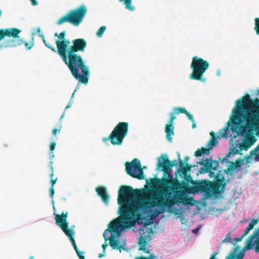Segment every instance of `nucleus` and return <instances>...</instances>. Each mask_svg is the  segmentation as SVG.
<instances>
[{"mask_svg": "<svg viewBox=\"0 0 259 259\" xmlns=\"http://www.w3.org/2000/svg\"><path fill=\"white\" fill-rule=\"evenodd\" d=\"M219 176L218 175L216 177L217 181L215 182L206 180L194 181L190 174L183 177L184 181L182 182H180L177 178H163L161 180V185L162 187V193L164 197L146 194L140 195L139 198L144 203V206L150 210L151 219H154L182 200L181 190L185 189L190 183L194 185L192 188L193 192H205L209 196L211 195L217 196L223 192L226 184L223 178L219 179Z\"/></svg>", "mask_w": 259, "mask_h": 259, "instance_id": "f257e3e1", "label": "nucleus"}, {"mask_svg": "<svg viewBox=\"0 0 259 259\" xmlns=\"http://www.w3.org/2000/svg\"><path fill=\"white\" fill-rule=\"evenodd\" d=\"M142 191L138 189H133L129 186H122L118 191V204L119 205V217L113 220L108 225V229L104 233L105 241L109 240V244L113 249H120L119 242L115 239L119 237L125 229H130L137 223L142 222L145 218L140 212L150 210L144 206V203L139 198Z\"/></svg>", "mask_w": 259, "mask_h": 259, "instance_id": "f03ea898", "label": "nucleus"}, {"mask_svg": "<svg viewBox=\"0 0 259 259\" xmlns=\"http://www.w3.org/2000/svg\"><path fill=\"white\" fill-rule=\"evenodd\" d=\"M238 100L232 111L231 120L236 126L245 121L240 127L241 132L245 135L244 141L252 146L256 141L253 132L259 127V99H250L249 94Z\"/></svg>", "mask_w": 259, "mask_h": 259, "instance_id": "7ed1b4c3", "label": "nucleus"}, {"mask_svg": "<svg viewBox=\"0 0 259 259\" xmlns=\"http://www.w3.org/2000/svg\"><path fill=\"white\" fill-rule=\"evenodd\" d=\"M63 60L75 79L85 84L88 83L90 75L89 68L85 65L80 55L69 52L67 54L66 60Z\"/></svg>", "mask_w": 259, "mask_h": 259, "instance_id": "20e7f679", "label": "nucleus"}, {"mask_svg": "<svg viewBox=\"0 0 259 259\" xmlns=\"http://www.w3.org/2000/svg\"><path fill=\"white\" fill-rule=\"evenodd\" d=\"M87 13L85 5H81L79 7L70 11L67 14L61 17L56 22L60 25L65 22H69L74 26H78L83 20Z\"/></svg>", "mask_w": 259, "mask_h": 259, "instance_id": "39448f33", "label": "nucleus"}, {"mask_svg": "<svg viewBox=\"0 0 259 259\" xmlns=\"http://www.w3.org/2000/svg\"><path fill=\"white\" fill-rule=\"evenodd\" d=\"M209 64L208 61L196 56H194L191 64L192 72L190 75V78L196 80H201L203 74L209 68Z\"/></svg>", "mask_w": 259, "mask_h": 259, "instance_id": "423d86ee", "label": "nucleus"}, {"mask_svg": "<svg viewBox=\"0 0 259 259\" xmlns=\"http://www.w3.org/2000/svg\"><path fill=\"white\" fill-rule=\"evenodd\" d=\"M128 131V124L125 122H119L107 139L104 141L109 140L113 145H120Z\"/></svg>", "mask_w": 259, "mask_h": 259, "instance_id": "0eeeda50", "label": "nucleus"}, {"mask_svg": "<svg viewBox=\"0 0 259 259\" xmlns=\"http://www.w3.org/2000/svg\"><path fill=\"white\" fill-rule=\"evenodd\" d=\"M42 39L43 42L45 46L51 49L53 52H57L63 60H66L67 54L69 53V46L70 42L68 39L66 40L65 39L63 40H56L55 44H56L57 49L50 44L49 42H48L45 38L44 35L40 36Z\"/></svg>", "mask_w": 259, "mask_h": 259, "instance_id": "6e6552de", "label": "nucleus"}, {"mask_svg": "<svg viewBox=\"0 0 259 259\" xmlns=\"http://www.w3.org/2000/svg\"><path fill=\"white\" fill-rule=\"evenodd\" d=\"M125 171L128 175L133 178L139 180L144 179L143 168L140 161L137 159H134L131 162H126Z\"/></svg>", "mask_w": 259, "mask_h": 259, "instance_id": "1a4fd4ad", "label": "nucleus"}, {"mask_svg": "<svg viewBox=\"0 0 259 259\" xmlns=\"http://www.w3.org/2000/svg\"><path fill=\"white\" fill-rule=\"evenodd\" d=\"M68 213L62 212L61 214H56L55 220L57 226H58L64 232L69 239L74 237V232L73 230L68 229L69 223L67 221Z\"/></svg>", "mask_w": 259, "mask_h": 259, "instance_id": "9d476101", "label": "nucleus"}, {"mask_svg": "<svg viewBox=\"0 0 259 259\" xmlns=\"http://www.w3.org/2000/svg\"><path fill=\"white\" fill-rule=\"evenodd\" d=\"M178 165L177 160L170 161L167 156L162 155L158 158L157 168L163 171L164 176L170 177V171L172 167Z\"/></svg>", "mask_w": 259, "mask_h": 259, "instance_id": "9b49d317", "label": "nucleus"}, {"mask_svg": "<svg viewBox=\"0 0 259 259\" xmlns=\"http://www.w3.org/2000/svg\"><path fill=\"white\" fill-rule=\"evenodd\" d=\"M197 164L203 165L200 168L199 172L200 174H204L208 172L210 170H217L219 166V161L213 160L211 158H202L201 161L197 162Z\"/></svg>", "mask_w": 259, "mask_h": 259, "instance_id": "f8f14e48", "label": "nucleus"}, {"mask_svg": "<svg viewBox=\"0 0 259 259\" xmlns=\"http://www.w3.org/2000/svg\"><path fill=\"white\" fill-rule=\"evenodd\" d=\"M210 135L211 136V139L208 142L206 146L207 148L202 147L200 149H197L195 152L194 155L195 156L200 157L203 154H209L210 150H211L213 147L217 144L218 137L215 136V133L213 131H211L210 133Z\"/></svg>", "mask_w": 259, "mask_h": 259, "instance_id": "ddd939ff", "label": "nucleus"}, {"mask_svg": "<svg viewBox=\"0 0 259 259\" xmlns=\"http://www.w3.org/2000/svg\"><path fill=\"white\" fill-rule=\"evenodd\" d=\"M259 229L258 232H254L253 234L250 235L247 239L246 245L243 248L244 250H250L253 248V246H255V252H259Z\"/></svg>", "mask_w": 259, "mask_h": 259, "instance_id": "4468645a", "label": "nucleus"}, {"mask_svg": "<svg viewBox=\"0 0 259 259\" xmlns=\"http://www.w3.org/2000/svg\"><path fill=\"white\" fill-rule=\"evenodd\" d=\"M71 42L72 45L69 46V52L72 53L83 52L87 46V42L83 38L75 39Z\"/></svg>", "mask_w": 259, "mask_h": 259, "instance_id": "2eb2a0df", "label": "nucleus"}, {"mask_svg": "<svg viewBox=\"0 0 259 259\" xmlns=\"http://www.w3.org/2000/svg\"><path fill=\"white\" fill-rule=\"evenodd\" d=\"M174 128L175 127L173 124L168 123L165 125V132L166 134V137L168 141H171V136L174 135Z\"/></svg>", "mask_w": 259, "mask_h": 259, "instance_id": "dca6fc26", "label": "nucleus"}, {"mask_svg": "<svg viewBox=\"0 0 259 259\" xmlns=\"http://www.w3.org/2000/svg\"><path fill=\"white\" fill-rule=\"evenodd\" d=\"M96 190L104 202H107L108 201L109 196L107 194L106 189L105 187H99L97 188Z\"/></svg>", "mask_w": 259, "mask_h": 259, "instance_id": "f3484780", "label": "nucleus"}, {"mask_svg": "<svg viewBox=\"0 0 259 259\" xmlns=\"http://www.w3.org/2000/svg\"><path fill=\"white\" fill-rule=\"evenodd\" d=\"M180 167L179 169L176 171V178H177L178 172L180 177L182 178L186 175L188 174L187 171L184 168V162L179 157Z\"/></svg>", "mask_w": 259, "mask_h": 259, "instance_id": "a211bd4d", "label": "nucleus"}, {"mask_svg": "<svg viewBox=\"0 0 259 259\" xmlns=\"http://www.w3.org/2000/svg\"><path fill=\"white\" fill-rule=\"evenodd\" d=\"M251 146V145L244 140L242 143L239 144V150L234 149L232 152L234 154H240V151L243 150L247 151Z\"/></svg>", "mask_w": 259, "mask_h": 259, "instance_id": "6ab92c4d", "label": "nucleus"}, {"mask_svg": "<svg viewBox=\"0 0 259 259\" xmlns=\"http://www.w3.org/2000/svg\"><path fill=\"white\" fill-rule=\"evenodd\" d=\"M257 220H252L250 223H249L248 227L246 228L245 232L242 235V237H244L246 236L249 232L250 230H251L254 226L257 223Z\"/></svg>", "mask_w": 259, "mask_h": 259, "instance_id": "aec40b11", "label": "nucleus"}, {"mask_svg": "<svg viewBox=\"0 0 259 259\" xmlns=\"http://www.w3.org/2000/svg\"><path fill=\"white\" fill-rule=\"evenodd\" d=\"M138 244L140 247L139 248L140 250H142L146 253L149 252V250H147L146 248V246L147 245V241L144 238L141 237L139 239Z\"/></svg>", "mask_w": 259, "mask_h": 259, "instance_id": "412c9836", "label": "nucleus"}, {"mask_svg": "<svg viewBox=\"0 0 259 259\" xmlns=\"http://www.w3.org/2000/svg\"><path fill=\"white\" fill-rule=\"evenodd\" d=\"M119 1L120 2H123L127 10L130 11H134L135 10V8L132 5V0H119Z\"/></svg>", "mask_w": 259, "mask_h": 259, "instance_id": "4be33fe9", "label": "nucleus"}, {"mask_svg": "<svg viewBox=\"0 0 259 259\" xmlns=\"http://www.w3.org/2000/svg\"><path fill=\"white\" fill-rule=\"evenodd\" d=\"M173 111H174V113H175L176 114H179L180 113H184L185 114V112H186L187 110L185 108L179 107H175L173 109Z\"/></svg>", "mask_w": 259, "mask_h": 259, "instance_id": "5701e85b", "label": "nucleus"}, {"mask_svg": "<svg viewBox=\"0 0 259 259\" xmlns=\"http://www.w3.org/2000/svg\"><path fill=\"white\" fill-rule=\"evenodd\" d=\"M106 28V27L105 26H101L98 30L97 32V35L98 37H101L103 34L104 33V31H105Z\"/></svg>", "mask_w": 259, "mask_h": 259, "instance_id": "b1692460", "label": "nucleus"}, {"mask_svg": "<svg viewBox=\"0 0 259 259\" xmlns=\"http://www.w3.org/2000/svg\"><path fill=\"white\" fill-rule=\"evenodd\" d=\"M220 172H221V171H219V172H218L216 175H215V173H214V172H212V171H209V177H210V178H213V177H215V182L217 181V178H216V177H217L218 175H219V177H218L219 179H223H223H224V177H223V176H222V177H221V178H220ZM224 181H225V179H224ZM214 182H215V181H214ZM224 182L225 183V182Z\"/></svg>", "mask_w": 259, "mask_h": 259, "instance_id": "393cba45", "label": "nucleus"}, {"mask_svg": "<svg viewBox=\"0 0 259 259\" xmlns=\"http://www.w3.org/2000/svg\"><path fill=\"white\" fill-rule=\"evenodd\" d=\"M242 162H243V160L241 158H239L237 160H236L235 161V162H234L235 167L236 168H240L241 166Z\"/></svg>", "mask_w": 259, "mask_h": 259, "instance_id": "a878e982", "label": "nucleus"}, {"mask_svg": "<svg viewBox=\"0 0 259 259\" xmlns=\"http://www.w3.org/2000/svg\"><path fill=\"white\" fill-rule=\"evenodd\" d=\"M227 128H224L222 130H221L220 131V136H221V137H222V138H227V137L228 135H227Z\"/></svg>", "mask_w": 259, "mask_h": 259, "instance_id": "bb28decb", "label": "nucleus"}, {"mask_svg": "<svg viewBox=\"0 0 259 259\" xmlns=\"http://www.w3.org/2000/svg\"><path fill=\"white\" fill-rule=\"evenodd\" d=\"M23 44H24L25 45V47L26 48V49L27 50H30L31 49V48L33 47V40L32 41V42H28L27 41H24L23 40Z\"/></svg>", "mask_w": 259, "mask_h": 259, "instance_id": "cd10ccee", "label": "nucleus"}, {"mask_svg": "<svg viewBox=\"0 0 259 259\" xmlns=\"http://www.w3.org/2000/svg\"><path fill=\"white\" fill-rule=\"evenodd\" d=\"M66 31L65 30L62 31L60 34H59V35H58L59 40H63L64 39H65V36H66Z\"/></svg>", "mask_w": 259, "mask_h": 259, "instance_id": "c85d7f7f", "label": "nucleus"}, {"mask_svg": "<svg viewBox=\"0 0 259 259\" xmlns=\"http://www.w3.org/2000/svg\"><path fill=\"white\" fill-rule=\"evenodd\" d=\"M195 165H190L188 163L186 164L184 163V168L187 171V172H190L191 168L194 167Z\"/></svg>", "mask_w": 259, "mask_h": 259, "instance_id": "c756f323", "label": "nucleus"}, {"mask_svg": "<svg viewBox=\"0 0 259 259\" xmlns=\"http://www.w3.org/2000/svg\"><path fill=\"white\" fill-rule=\"evenodd\" d=\"M175 114H176L174 113V112L170 114V118L168 121V123L174 124V121L176 118V116H175Z\"/></svg>", "mask_w": 259, "mask_h": 259, "instance_id": "7c9ffc66", "label": "nucleus"}, {"mask_svg": "<svg viewBox=\"0 0 259 259\" xmlns=\"http://www.w3.org/2000/svg\"><path fill=\"white\" fill-rule=\"evenodd\" d=\"M185 114L187 115V117L190 120H191L192 122H194V119L192 114H190L187 111H186V112H185Z\"/></svg>", "mask_w": 259, "mask_h": 259, "instance_id": "2f4dec72", "label": "nucleus"}, {"mask_svg": "<svg viewBox=\"0 0 259 259\" xmlns=\"http://www.w3.org/2000/svg\"><path fill=\"white\" fill-rule=\"evenodd\" d=\"M70 241L71 242L72 244V245L75 250V251H77V250H78L79 249H78L77 248V246L75 243V240H74V238H71V239H70Z\"/></svg>", "mask_w": 259, "mask_h": 259, "instance_id": "473e14b6", "label": "nucleus"}, {"mask_svg": "<svg viewBox=\"0 0 259 259\" xmlns=\"http://www.w3.org/2000/svg\"><path fill=\"white\" fill-rule=\"evenodd\" d=\"M237 256L235 253H230L229 255L227 256V259H236Z\"/></svg>", "mask_w": 259, "mask_h": 259, "instance_id": "72a5a7b5", "label": "nucleus"}, {"mask_svg": "<svg viewBox=\"0 0 259 259\" xmlns=\"http://www.w3.org/2000/svg\"><path fill=\"white\" fill-rule=\"evenodd\" d=\"M235 168H236L235 167V166H234V162H232L231 164H230L228 168L227 169V170L228 171H232V170H234Z\"/></svg>", "mask_w": 259, "mask_h": 259, "instance_id": "f704fd0d", "label": "nucleus"}, {"mask_svg": "<svg viewBox=\"0 0 259 259\" xmlns=\"http://www.w3.org/2000/svg\"><path fill=\"white\" fill-rule=\"evenodd\" d=\"M61 125H60V126H59V129L54 128L53 130V132H52L53 135L54 136H56V133H57V132L58 131L59 133H60V132L61 131Z\"/></svg>", "mask_w": 259, "mask_h": 259, "instance_id": "c9c22d12", "label": "nucleus"}, {"mask_svg": "<svg viewBox=\"0 0 259 259\" xmlns=\"http://www.w3.org/2000/svg\"><path fill=\"white\" fill-rule=\"evenodd\" d=\"M76 252L79 259H84V256L82 254V253L80 252L79 250L76 251Z\"/></svg>", "mask_w": 259, "mask_h": 259, "instance_id": "e433bc0d", "label": "nucleus"}, {"mask_svg": "<svg viewBox=\"0 0 259 259\" xmlns=\"http://www.w3.org/2000/svg\"><path fill=\"white\" fill-rule=\"evenodd\" d=\"M56 145V144L54 142H52L51 143V145H50V151H53V150L55 148Z\"/></svg>", "mask_w": 259, "mask_h": 259, "instance_id": "4c0bfd02", "label": "nucleus"}, {"mask_svg": "<svg viewBox=\"0 0 259 259\" xmlns=\"http://www.w3.org/2000/svg\"><path fill=\"white\" fill-rule=\"evenodd\" d=\"M54 194V187H51L50 189V195L51 198H53Z\"/></svg>", "mask_w": 259, "mask_h": 259, "instance_id": "58836bf2", "label": "nucleus"}, {"mask_svg": "<svg viewBox=\"0 0 259 259\" xmlns=\"http://www.w3.org/2000/svg\"><path fill=\"white\" fill-rule=\"evenodd\" d=\"M58 180V178H56V179H51V181H50V182H51V187H54V185L55 184V183H56L57 181Z\"/></svg>", "mask_w": 259, "mask_h": 259, "instance_id": "ea45409f", "label": "nucleus"}, {"mask_svg": "<svg viewBox=\"0 0 259 259\" xmlns=\"http://www.w3.org/2000/svg\"><path fill=\"white\" fill-rule=\"evenodd\" d=\"M236 255L237 256L236 258L242 259L244 256V253L242 252H240L239 254H238V255L236 254Z\"/></svg>", "mask_w": 259, "mask_h": 259, "instance_id": "a19ab883", "label": "nucleus"}, {"mask_svg": "<svg viewBox=\"0 0 259 259\" xmlns=\"http://www.w3.org/2000/svg\"><path fill=\"white\" fill-rule=\"evenodd\" d=\"M236 255L237 256L236 258L242 259L244 256V253L242 252H240L239 254H238V255L236 254Z\"/></svg>", "mask_w": 259, "mask_h": 259, "instance_id": "79ce46f5", "label": "nucleus"}, {"mask_svg": "<svg viewBox=\"0 0 259 259\" xmlns=\"http://www.w3.org/2000/svg\"><path fill=\"white\" fill-rule=\"evenodd\" d=\"M259 151V144L255 147V148L252 151H250V154H253V152H257Z\"/></svg>", "mask_w": 259, "mask_h": 259, "instance_id": "37998d69", "label": "nucleus"}, {"mask_svg": "<svg viewBox=\"0 0 259 259\" xmlns=\"http://www.w3.org/2000/svg\"><path fill=\"white\" fill-rule=\"evenodd\" d=\"M151 258H152V256L151 255L149 257H146V256H140V257H137L136 258V259H151Z\"/></svg>", "mask_w": 259, "mask_h": 259, "instance_id": "c03bdc74", "label": "nucleus"}, {"mask_svg": "<svg viewBox=\"0 0 259 259\" xmlns=\"http://www.w3.org/2000/svg\"><path fill=\"white\" fill-rule=\"evenodd\" d=\"M49 167L51 169V171H54L53 162L51 161L49 164Z\"/></svg>", "mask_w": 259, "mask_h": 259, "instance_id": "a18cd8bd", "label": "nucleus"}, {"mask_svg": "<svg viewBox=\"0 0 259 259\" xmlns=\"http://www.w3.org/2000/svg\"><path fill=\"white\" fill-rule=\"evenodd\" d=\"M107 246V244L106 243V242H105V243H104L103 244H102V247L103 248V253H105L106 252V248Z\"/></svg>", "mask_w": 259, "mask_h": 259, "instance_id": "49530a36", "label": "nucleus"}, {"mask_svg": "<svg viewBox=\"0 0 259 259\" xmlns=\"http://www.w3.org/2000/svg\"><path fill=\"white\" fill-rule=\"evenodd\" d=\"M253 154H254L255 155V160L256 161H259V152L258 153H255V152H253Z\"/></svg>", "mask_w": 259, "mask_h": 259, "instance_id": "de8ad7c7", "label": "nucleus"}, {"mask_svg": "<svg viewBox=\"0 0 259 259\" xmlns=\"http://www.w3.org/2000/svg\"><path fill=\"white\" fill-rule=\"evenodd\" d=\"M150 181H151V185H153L155 184L156 182H159V179H150Z\"/></svg>", "mask_w": 259, "mask_h": 259, "instance_id": "09e8293b", "label": "nucleus"}, {"mask_svg": "<svg viewBox=\"0 0 259 259\" xmlns=\"http://www.w3.org/2000/svg\"><path fill=\"white\" fill-rule=\"evenodd\" d=\"M30 1L31 2V4L33 6H36L38 4V2H37L36 0H30Z\"/></svg>", "mask_w": 259, "mask_h": 259, "instance_id": "8fccbe9b", "label": "nucleus"}, {"mask_svg": "<svg viewBox=\"0 0 259 259\" xmlns=\"http://www.w3.org/2000/svg\"><path fill=\"white\" fill-rule=\"evenodd\" d=\"M244 237H242V236L240 237V238H236L235 239V241L236 242H240L241 241H242V239Z\"/></svg>", "mask_w": 259, "mask_h": 259, "instance_id": "3c124183", "label": "nucleus"}, {"mask_svg": "<svg viewBox=\"0 0 259 259\" xmlns=\"http://www.w3.org/2000/svg\"><path fill=\"white\" fill-rule=\"evenodd\" d=\"M105 254H106V252L105 253H103H103H100L98 255V257L99 258H102V257H103L105 255Z\"/></svg>", "mask_w": 259, "mask_h": 259, "instance_id": "603ef678", "label": "nucleus"}, {"mask_svg": "<svg viewBox=\"0 0 259 259\" xmlns=\"http://www.w3.org/2000/svg\"><path fill=\"white\" fill-rule=\"evenodd\" d=\"M49 155L51 158H53L54 157V155L53 151H50Z\"/></svg>", "mask_w": 259, "mask_h": 259, "instance_id": "864d4df0", "label": "nucleus"}, {"mask_svg": "<svg viewBox=\"0 0 259 259\" xmlns=\"http://www.w3.org/2000/svg\"><path fill=\"white\" fill-rule=\"evenodd\" d=\"M71 105H72V103H71V102H70L68 104V105H67V106L66 107L65 109H68V108H70V107L71 106Z\"/></svg>", "mask_w": 259, "mask_h": 259, "instance_id": "5fc2aeb1", "label": "nucleus"}, {"mask_svg": "<svg viewBox=\"0 0 259 259\" xmlns=\"http://www.w3.org/2000/svg\"><path fill=\"white\" fill-rule=\"evenodd\" d=\"M240 246H237L235 247L234 250L235 252H237L238 251L239 249H240Z\"/></svg>", "mask_w": 259, "mask_h": 259, "instance_id": "6e6d98bb", "label": "nucleus"}, {"mask_svg": "<svg viewBox=\"0 0 259 259\" xmlns=\"http://www.w3.org/2000/svg\"><path fill=\"white\" fill-rule=\"evenodd\" d=\"M54 171H51V172L50 174V177L51 178V179H53V176H54Z\"/></svg>", "mask_w": 259, "mask_h": 259, "instance_id": "4d7b16f0", "label": "nucleus"}, {"mask_svg": "<svg viewBox=\"0 0 259 259\" xmlns=\"http://www.w3.org/2000/svg\"><path fill=\"white\" fill-rule=\"evenodd\" d=\"M215 254H212L211 257H210V258L209 259H216L215 257Z\"/></svg>", "mask_w": 259, "mask_h": 259, "instance_id": "13d9d810", "label": "nucleus"}, {"mask_svg": "<svg viewBox=\"0 0 259 259\" xmlns=\"http://www.w3.org/2000/svg\"><path fill=\"white\" fill-rule=\"evenodd\" d=\"M189 158L188 157H186L185 158V162H186V163H185V164L186 163H187V161L189 160Z\"/></svg>", "mask_w": 259, "mask_h": 259, "instance_id": "bf43d9fd", "label": "nucleus"}, {"mask_svg": "<svg viewBox=\"0 0 259 259\" xmlns=\"http://www.w3.org/2000/svg\"><path fill=\"white\" fill-rule=\"evenodd\" d=\"M230 233H228V234H227V237H228V238H229V241H231V238H230Z\"/></svg>", "mask_w": 259, "mask_h": 259, "instance_id": "052dcab7", "label": "nucleus"}, {"mask_svg": "<svg viewBox=\"0 0 259 259\" xmlns=\"http://www.w3.org/2000/svg\"><path fill=\"white\" fill-rule=\"evenodd\" d=\"M76 90H75V91L74 92V93L72 94V96H71V99L73 98H74V96L75 95V93L76 92Z\"/></svg>", "mask_w": 259, "mask_h": 259, "instance_id": "680f3d73", "label": "nucleus"}, {"mask_svg": "<svg viewBox=\"0 0 259 259\" xmlns=\"http://www.w3.org/2000/svg\"><path fill=\"white\" fill-rule=\"evenodd\" d=\"M193 122V123L192 124V127H193V128H194L196 126V123L195 122V121Z\"/></svg>", "mask_w": 259, "mask_h": 259, "instance_id": "e2e57ef3", "label": "nucleus"}, {"mask_svg": "<svg viewBox=\"0 0 259 259\" xmlns=\"http://www.w3.org/2000/svg\"><path fill=\"white\" fill-rule=\"evenodd\" d=\"M58 35H59V34L58 33V32L55 33V34H54L55 36L57 37L58 38Z\"/></svg>", "mask_w": 259, "mask_h": 259, "instance_id": "0e129e2a", "label": "nucleus"}, {"mask_svg": "<svg viewBox=\"0 0 259 259\" xmlns=\"http://www.w3.org/2000/svg\"><path fill=\"white\" fill-rule=\"evenodd\" d=\"M36 31L37 33H39L40 31V28H38L36 30Z\"/></svg>", "mask_w": 259, "mask_h": 259, "instance_id": "69168bd1", "label": "nucleus"}, {"mask_svg": "<svg viewBox=\"0 0 259 259\" xmlns=\"http://www.w3.org/2000/svg\"><path fill=\"white\" fill-rule=\"evenodd\" d=\"M230 154H231V153H228V154H227V155H226V157H229Z\"/></svg>", "mask_w": 259, "mask_h": 259, "instance_id": "338daca9", "label": "nucleus"}, {"mask_svg": "<svg viewBox=\"0 0 259 259\" xmlns=\"http://www.w3.org/2000/svg\"><path fill=\"white\" fill-rule=\"evenodd\" d=\"M34 258V257L31 256L29 257V259H33Z\"/></svg>", "mask_w": 259, "mask_h": 259, "instance_id": "774afa93", "label": "nucleus"}]
</instances>
